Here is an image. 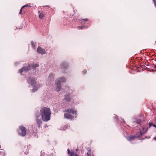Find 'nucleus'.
Instances as JSON below:
<instances>
[{"instance_id": "1", "label": "nucleus", "mask_w": 156, "mask_h": 156, "mask_svg": "<svg viewBox=\"0 0 156 156\" xmlns=\"http://www.w3.org/2000/svg\"><path fill=\"white\" fill-rule=\"evenodd\" d=\"M40 114L42 120L44 121L47 122L50 119L51 110L48 108L43 107L40 109Z\"/></svg>"}, {"instance_id": "2", "label": "nucleus", "mask_w": 156, "mask_h": 156, "mask_svg": "<svg viewBox=\"0 0 156 156\" xmlns=\"http://www.w3.org/2000/svg\"><path fill=\"white\" fill-rule=\"evenodd\" d=\"M65 112L64 114V117L66 119H72L74 118L73 114L77 115V111L73 108H66L63 111Z\"/></svg>"}, {"instance_id": "3", "label": "nucleus", "mask_w": 156, "mask_h": 156, "mask_svg": "<svg viewBox=\"0 0 156 156\" xmlns=\"http://www.w3.org/2000/svg\"><path fill=\"white\" fill-rule=\"evenodd\" d=\"M19 134L22 136H25L26 134V130L25 128L22 126H20L18 130Z\"/></svg>"}, {"instance_id": "4", "label": "nucleus", "mask_w": 156, "mask_h": 156, "mask_svg": "<svg viewBox=\"0 0 156 156\" xmlns=\"http://www.w3.org/2000/svg\"><path fill=\"white\" fill-rule=\"evenodd\" d=\"M143 133L140 131V133L139 135L137 134H136V135L134 136L130 135L127 137L126 139L128 141H132L136 137L139 138L140 137L142 136Z\"/></svg>"}, {"instance_id": "5", "label": "nucleus", "mask_w": 156, "mask_h": 156, "mask_svg": "<svg viewBox=\"0 0 156 156\" xmlns=\"http://www.w3.org/2000/svg\"><path fill=\"white\" fill-rule=\"evenodd\" d=\"M31 66L28 64L27 66H24L23 67L20 69L19 70L20 73L22 74V73L23 72H26L30 69Z\"/></svg>"}, {"instance_id": "6", "label": "nucleus", "mask_w": 156, "mask_h": 156, "mask_svg": "<svg viewBox=\"0 0 156 156\" xmlns=\"http://www.w3.org/2000/svg\"><path fill=\"white\" fill-rule=\"evenodd\" d=\"M36 120L38 127L40 128L42 124V121L40 116L37 115L36 116Z\"/></svg>"}, {"instance_id": "7", "label": "nucleus", "mask_w": 156, "mask_h": 156, "mask_svg": "<svg viewBox=\"0 0 156 156\" xmlns=\"http://www.w3.org/2000/svg\"><path fill=\"white\" fill-rule=\"evenodd\" d=\"M58 80H55V84L56 85V90L57 91H59L61 89L60 82L58 81Z\"/></svg>"}, {"instance_id": "8", "label": "nucleus", "mask_w": 156, "mask_h": 156, "mask_svg": "<svg viewBox=\"0 0 156 156\" xmlns=\"http://www.w3.org/2000/svg\"><path fill=\"white\" fill-rule=\"evenodd\" d=\"M28 83L32 84V86L35 85L36 84L35 80L33 78L29 77L28 80Z\"/></svg>"}, {"instance_id": "9", "label": "nucleus", "mask_w": 156, "mask_h": 156, "mask_svg": "<svg viewBox=\"0 0 156 156\" xmlns=\"http://www.w3.org/2000/svg\"><path fill=\"white\" fill-rule=\"evenodd\" d=\"M37 51L39 53H40L41 54H44L45 53V50L42 48L40 47H38L37 49Z\"/></svg>"}, {"instance_id": "10", "label": "nucleus", "mask_w": 156, "mask_h": 156, "mask_svg": "<svg viewBox=\"0 0 156 156\" xmlns=\"http://www.w3.org/2000/svg\"><path fill=\"white\" fill-rule=\"evenodd\" d=\"M38 13L39 14L38 17L40 19H42L44 16V13L42 11H38Z\"/></svg>"}, {"instance_id": "11", "label": "nucleus", "mask_w": 156, "mask_h": 156, "mask_svg": "<svg viewBox=\"0 0 156 156\" xmlns=\"http://www.w3.org/2000/svg\"><path fill=\"white\" fill-rule=\"evenodd\" d=\"M54 74L53 73H51L48 76V79L50 81L53 80H54Z\"/></svg>"}, {"instance_id": "12", "label": "nucleus", "mask_w": 156, "mask_h": 156, "mask_svg": "<svg viewBox=\"0 0 156 156\" xmlns=\"http://www.w3.org/2000/svg\"><path fill=\"white\" fill-rule=\"evenodd\" d=\"M39 65L38 63H33L31 66V67L33 69H35L36 67H39Z\"/></svg>"}, {"instance_id": "13", "label": "nucleus", "mask_w": 156, "mask_h": 156, "mask_svg": "<svg viewBox=\"0 0 156 156\" xmlns=\"http://www.w3.org/2000/svg\"><path fill=\"white\" fill-rule=\"evenodd\" d=\"M61 66L62 68L65 69L68 66L67 64L65 62H62L61 65Z\"/></svg>"}, {"instance_id": "14", "label": "nucleus", "mask_w": 156, "mask_h": 156, "mask_svg": "<svg viewBox=\"0 0 156 156\" xmlns=\"http://www.w3.org/2000/svg\"><path fill=\"white\" fill-rule=\"evenodd\" d=\"M56 80H58L60 82V83L61 82H64L66 81V80L65 78L63 77H61L58 79H57Z\"/></svg>"}, {"instance_id": "15", "label": "nucleus", "mask_w": 156, "mask_h": 156, "mask_svg": "<svg viewBox=\"0 0 156 156\" xmlns=\"http://www.w3.org/2000/svg\"><path fill=\"white\" fill-rule=\"evenodd\" d=\"M64 99L67 101H69L71 100V99L69 95H66V96Z\"/></svg>"}, {"instance_id": "16", "label": "nucleus", "mask_w": 156, "mask_h": 156, "mask_svg": "<svg viewBox=\"0 0 156 156\" xmlns=\"http://www.w3.org/2000/svg\"><path fill=\"white\" fill-rule=\"evenodd\" d=\"M26 6H27V5H24L23 6L22 8L20 9V14H22V9L23 8V7H25Z\"/></svg>"}, {"instance_id": "17", "label": "nucleus", "mask_w": 156, "mask_h": 156, "mask_svg": "<svg viewBox=\"0 0 156 156\" xmlns=\"http://www.w3.org/2000/svg\"><path fill=\"white\" fill-rule=\"evenodd\" d=\"M147 129L148 128L147 127H144L142 129V131L144 133H145L147 132Z\"/></svg>"}, {"instance_id": "18", "label": "nucleus", "mask_w": 156, "mask_h": 156, "mask_svg": "<svg viewBox=\"0 0 156 156\" xmlns=\"http://www.w3.org/2000/svg\"><path fill=\"white\" fill-rule=\"evenodd\" d=\"M75 153L73 151H71V152L70 154V156H75Z\"/></svg>"}, {"instance_id": "19", "label": "nucleus", "mask_w": 156, "mask_h": 156, "mask_svg": "<svg viewBox=\"0 0 156 156\" xmlns=\"http://www.w3.org/2000/svg\"><path fill=\"white\" fill-rule=\"evenodd\" d=\"M149 125L150 126H153L154 127V125H155L152 122H150L149 123Z\"/></svg>"}, {"instance_id": "20", "label": "nucleus", "mask_w": 156, "mask_h": 156, "mask_svg": "<svg viewBox=\"0 0 156 156\" xmlns=\"http://www.w3.org/2000/svg\"><path fill=\"white\" fill-rule=\"evenodd\" d=\"M82 72L83 74H85L87 73V71L85 69H84L83 71Z\"/></svg>"}, {"instance_id": "21", "label": "nucleus", "mask_w": 156, "mask_h": 156, "mask_svg": "<svg viewBox=\"0 0 156 156\" xmlns=\"http://www.w3.org/2000/svg\"><path fill=\"white\" fill-rule=\"evenodd\" d=\"M83 22L84 21H87L88 20V19L87 18H86L85 19H83Z\"/></svg>"}, {"instance_id": "22", "label": "nucleus", "mask_w": 156, "mask_h": 156, "mask_svg": "<svg viewBox=\"0 0 156 156\" xmlns=\"http://www.w3.org/2000/svg\"><path fill=\"white\" fill-rule=\"evenodd\" d=\"M67 151H68V154H70L71 152V151H70V150L69 149H68Z\"/></svg>"}, {"instance_id": "23", "label": "nucleus", "mask_w": 156, "mask_h": 156, "mask_svg": "<svg viewBox=\"0 0 156 156\" xmlns=\"http://www.w3.org/2000/svg\"><path fill=\"white\" fill-rule=\"evenodd\" d=\"M31 44L33 47H34V43L33 41H32L31 42Z\"/></svg>"}, {"instance_id": "24", "label": "nucleus", "mask_w": 156, "mask_h": 156, "mask_svg": "<svg viewBox=\"0 0 156 156\" xmlns=\"http://www.w3.org/2000/svg\"><path fill=\"white\" fill-rule=\"evenodd\" d=\"M87 156H91V155H90V153H87Z\"/></svg>"}, {"instance_id": "25", "label": "nucleus", "mask_w": 156, "mask_h": 156, "mask_svg": "<svg viewBox=\"0 0 156 156\" xmlns=\"http://www.w3.org/2000/svg\"><path fill=\"white\" fill-rule=\"evenodd\" d=\"M83 27H84L82 26H80L78 27V28H79L81 29H83Z\"/></svg>"}, {"instance_id": "26", "label": "nucleus", "mask_w": 156, "mask_h": 156, "mask_svg": "<svg viewBox=\"0 0 156 156\" xmlns=\"http://www.w3.org/2000/svg\"><path fill=\"white\" fill-rule=\"evenodd\" d=\"M154 1V5L156 7V0H153Z\"/></svg>"}, {"instance_id": "27", "label": "nucleus", "mask_w": 156, "mask_h": 156, "mask_svg": "<svg viewBox=\"0 0 156 156\" xmlns=\"http://www.w3.org/2000/svg\"><path fill=\"white\" fill-rule=\"evenodd\" d=\"M122 122L123 123H124L125 122V121H124L123 119H122Z\"/></svg>"}, {"instance_id": "28", "label": "nucleus", "mask_w": 156, "mask_h": 156, "mask_svg": "<svg viewBox=\"0 0 156 156\" xmlns=\"http://www.w3.org/2000/svg\"><path fill=\"white\" fill-rule=\"evenodd\" d=\"M32 91H33V92H34L35 91V90H34V89H33V90H32Z\"/></svg>"}, {"instance_id": "29", "label": "nucleus", "mask_w": 156, "mask_h": 156, "mask_svg": "<svg viewBox=\"0 0 156 156\" xmlns=\"http://www.w3.org/2000/svg\"><path fill=\"white\" fill-rule=\"evenodd\" d=\"M78 156L77 154H75V156Z\"/></svg>"}, {"instance_id": "30", "label": "nucleus", "mask_w": 156, "mask_h": 156, "mask_svg": "<svg viewBox=\"0 0 156 156\" xmlns=\"http://www.w3.org/2000/svg\"><path fill=\"white\" fill-rule=\"evenodd\" d=\"M154 127L156 128V125H154Z\"/></svg>"}, {"instance_id": "31", "label": "nucleus", "mask_w": 156, "mask_h": 156, "mask_svg": "<svg viewBox=\"0 0 156 156\" xmlns=\"http://www.w3.org/2000/svg\"><path fill=\"white\" fill-rule=\"evenodd\" d=\"M1 148V146L0 145V148Z\"/></svg>"}, {"instance_id": "32", "label": "nucleus", "mask_w": 156, "mask_h": 156, "mask_svg": "<svg viewBox=\"0 0 156 156\" xmlns=\"http://www.w3.org/2000/svg\"><path fill=\"white\" fill-rule=\"evenodd\" d=\"M138 123H140V122H139Z\"/></svg>"}, {"instance_id": "33", "label": "nucleus", "mask_w": 156, "mask_h": 156, "mask_svg": "<svg viewBox=\"0 0 156 156\" xmlns=\"http://www.w3.org/2000/svg\"><path fill=\"white\" fill-rule=\"evenodd\" d=\"M155 140H156V138H155Z\"/></svg>"}, {"instance_id": "34", "label": "nucleus", "mask_w": 156, "mask_h": 156, "mask_svg": "<svg viewBox=\"0 0 156 156\" xmlns=\"http://www.w3.org/2000/svg\"><path fill=\"white\" fill-rule=\"evenodd\" d=\"M155 43L156 44V41H155Z\"/></svg>"}]
</instances>
